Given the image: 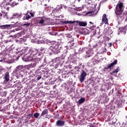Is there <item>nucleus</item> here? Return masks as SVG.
I'll return each instance as SVG.
<instances>
[{
    "mask_svg": "<svg viewBox=\"0 0 127 127\" xmlns=\"http://www.w3.org/2000/svg\"><path fill=\"white\" fill-rule=\"evenodd\" d=\"M125 8V5L124 3L119 1L118 3L116 6L115 9V12L116 14L117 19L119 21H123L125 19V21L127 22V11H125L124 13V9Z\"/></svg>",
    "mask_w": 127,
    "mask_h": 127,
    "instance_id": "obj_1",
    "label": "nucleus"
},
{
    "mask_svg": "<svg viewBox=\"0 0 127 127\" xmlns=\"http://www.w3.org/2000/svg\"><path fill=\"white\" fill-rule=\"evenodd\" d=\"M63 23L64 24H68L69 23V24H74V23H76V25H77L78 23L79 25V26H87V23L85 22H81L79 20L76 21H63Z\"/></svg>",
    "mask_w": 127,
    "mask_h": 127,
    "instance_id": "obj_2",
    "label": "nucleus"
},
{
    "mask_svg": "<svg viewBox=\"0 0 127 127\" xmlns=\"http://www.w3.org/2000/svg\"><path fill=\"white\" fill-rule=\"evenodd\" d=\"M38 23L42 25V26H44L45 25H49V24H50V19L47 18L43 17H41L38 21Z\"/></svg>",
    "mask_w": 127,
    "mask_h": 127,
    "instance_id": "obj_3",
    "label": "nucleus"
},
{
    "mask_svg": "<svg viewBox=\"0 0 127 127\" xmlns=\"http://www.w3.org/2000/svg\"><path fill=\"white\" fill-rule=\"evenodd\" d=\"M43 51H44V48H41V49H38L37 50H35L33 54H30L33 56H34L35 55H37V56H41V55H42V54L43 53Z\"/></svg>",
    "mask_w": 127,
    "mask_h": 127,
    "instance_id": "obj_4",
    "label": "nucleus"
},
{
    "mask_svg": "<svg viewBox=\"0 0 127 127\" xmlns=\"http://www.w3.org/2000/svg\"><path fill=\"white\" fill-rule=\"evenodd\" d=\"M31 17H34V14L32 12H27L25 16L23 17L24 20H29Z\"/></svg>",
    "mask_w": 127,
    "mask_h": 127,
    "instance_id": "obj_5",
    "label": "nucleus"
},
{
    "mask_svg": "<svg viewBox=\"0 0 127 127\" xmlns=\"http://www.w3.org/2000/svg\"><path fill=\"white\" fill-rule=\"evenodd\" d=\"M9 5V3H6L5 2H2L0 4V7L1 9H6V10H9V7L8 6Z\"/></svg>",
    "mask_w": 127,
    "mask_h": 127,
    "instance_id": "obj_6",
    "label": "nucleus"
},
{
    "mask_svg": "<svg viewBox=\"0 0 127 127\" xmlns=\"http://www.w3.org/2000/svg\"><path fill=\"white\" fill-rule=\"evenodd\" d=\"M117 64H118V60H116L113 63L108 64L107 66V67L104 68V69H106V70L108 69H111L112 68H114L115 65H117Z\"/></svg>",
    "mask_w": 127,
    "mask_h": 127,
    "instance_id": "obj_7",
    "label": "nucleus"
},
{
    "mask_svg": "<svg viewBox=\"0 0 127 127\" xmlns=\"http://www.w3.org/2000/svg\"><path fill=\"white\" fill-rule=\"evenodd\" d=\"M86 76H87V72H85V70H82L79 78V81L81 83H83V82H84V80H85Z\"/></svg>",
    "mask_w": 127,
    "mask_h": 127,
    "instance_id": "obj_8",
    "label": "nucleus"
},
{
    "mask_svg": "<svg viewBox=\"0 0 127 127\" xmlns=\"http://www.w3.org/2000/svg\"><path fill=\"white\" fill-rule=\"evenodd\" d=\"M23 70H24L23 65H18L16 67L15 72H16L17 74L19 73L20 75V72H22Z\"/></svg>",
    "mask_w": 127,
    "mask_h": 127,
    "instance_id": "obj_9",
    "label": "nucleus"
},
{
    "mask_svg": "<svg viewBox=\"0 0 127 127\" xmlns=\"http://www.w3.org/2000/svg\"><path fill=\"white\" fill-rule=\"evenodd\" d=\"M3 79V84H6V83L9 81V72L8 71L5 72Z\"/></svg>",
    "mask_w": 127,
    "mask_h": 127,
    "instance_id": "obj_10",
    "label": "nucleus"
},
{
    "mask_svg": "<svg viewBox=\"0 0 127 127\" xmlns=\"http://www.w3.org/2000/svg\"><path fill=\"white\" fill-rule=\"evenodd\" d=\"M56 127H64L65 126V121L62 120H58L56 123Z\"/></svg>",
    "mask_w": 127,
    "mask_h": 127,
    "instance_id": "obj_11",
    "label": "nucleus"
},
{
    "mask_svg": "<svg viewBox=\"0 0 127 127\" xmlns=\"http://www.w3.org/2000/svg\"><path fill=\"white\" fill-rule=\"evenodd\" d=\"M102 21L103 23H105V24L109 25V21L108 20V18H107V14H104L102 17Z\"/></svg>",
    "mask_w": 127,
    "mask_h": 127,
    "instance_id": "obj_12",
    "label": "nucleus"
},
{
    "mask_svg": "<svg viewBox=\"0 0 127 127\" xmlns=\"http://www.w3.org/2000/svg\"><path fill=\"white\" fill-rule=\"evenodd\" d=\"M34 59L32 58V57L30 56H25L24 57V61H25V62H28L29 61H33Z\"/></svg>",
    "mask_w": 127,
    "mask_h": 127,
    "instance_id": "obj_13",
    "label": "nucleus"
},
{
    "mask_svg": "<svg viewBox=\"0 0 127 127\" xmlns=\"http://www.w3.org/2000/svg\"><path fill=\"white\" fill-rule=\"evenodd\" d=\"M22 15V13H15L12 15V18H19V17H21Z\"/></svg>",
    "mask_w": 127,
    "mask_h": 127,
    "instance_id": "obj_14",
    "label": "nucleus"
},
{
    "mask_svg": "<svg viewBox=\"0 0 127 127\" xmlns=\"http://www.w3.org/2000/svg\"><path fill=\"white\" fill-rule=\"evenodd\" d=\"M11 25L10 24L2 25L0 26V28H1V29H6V28H9Z\"/></svg>",
    "mask_w": 127,
    "mask_h": 127,
    "instance_id": "obj_15",
    "label": "nucleus"
},
{
    "mask_svg": "<svg viewBox=\"0 0 127 127\" xmlns=\"http://www.w3.org/2000/svg\"><path fill=\"white\" fill-rule=\"evenodd\" d=\"M34 61V62H35L36 63H40V62H41V57H36L35 59H33V61Z\"/></svg>",
    "mask_w": 127,
    "mask_h": 127,
    "instance_id": "obj_16",
    "label": "nucleus"
},
{
    "mask_svg": "<svg viewBox=\"0 0 127 127\" xmlns=\"http://www.w3.org/2000/svg\"><path fill=\"white\" fill-rule=\"evenodd\" d=\"M48 114V109H45L42 112L41 117H43V116H45V115H47Z\"/></svg>",
    "mask_w": 127,
    "mask_h": 127,
    "instance_id": "obj_17",
    "label": "nucleus"
},
{
    "mask_svg": "<svg viewBox=\"0 0 127 127\" xmlns=\"http://www.w3.org/2000/svg\"><path fill=\"white\" fill-rule=\"evenodd\" d=\"M9 3V5H10V6H11L12 7H14L15 5H17V4H18V3H16V2L15 1H13L11 3Z\"/></svg>",
    "mask_w": 127,
    "mask_h": 127,
    "instance_id": "obj_18",
    "label": "nucleus"
},
{
    "mask_svg": "<svg viewBox=\"0 0 127 127\" xmlns=\"http://www.w3.org/2000/svg\"><path fill=\"white\" fill-rule=\"evenodd\" d=\"M84 102H85V98H84V97L81 98L78 100V104H79V105H81V104H83V103H84Z\"/></svg>",
    "mask_w": 127,
    "mask_h": 127,
    "instance_id": "obj_19",
    "label": "nucleus"
},
{
    "mask_svg": "<svg viewBox=\"0 0 127 127\" xmlns=\"http://www.w3.org/2000/svg\"><path fill=\"white\" fill-rule=\"evenodd\" d=\"M119 30H120L121 32H125L126 31V27H120Z\"/></svg>",
    "mask_w": 127,
    "mask_h": 127,
    "instance_id": "obj_20",
    "label": "nucleus"
},
{
    "mask_svg": "<svg viewBox=\"0 0 127 127\" xmlns=\"http://www.w3.org/2000/svg\"><path fill=\"white\" fill-rule=\"evenodd\" d=\"M38 117H39V113H35L34 114V117L35 118V119H37L38 118Z\"/></svg>",
    "mask_w": 127,
    "mask_h": 127,
    "instance_id": "obj_21",
    "label": "nucleus"
},
{
    "mask_svg": "<svg viewBox=\"0 0 127 127\" xmlns=\"http://www.w3.org/2000/svg\"><path fill=\"white\" fill-rule=\"evenodd\" d=\"M36 64H37V63H32L31 64V67L33 68H35V67H36Z\"/></svg>",
    "mask_w": 127,
    "mask_h": 127,
    "instance_id": "obj_22",
    "label": "nucleus"
},
{
    "mask_svg": "<svg viewBox=\"0 0 127 127\" xmlns=\"http://www.w3.org/2000/svg\"><path fill=\"white\" fill-rule=\"evenodd\" d=\"M1 12H2V15H3L4 17H5V16H6L7 13L6 12H5V11H4V10H2L1 11Z\"/></svg>",
    "mask_w": 127,
    "mask_h": 127,
    "instance_id": "obj_23",
    "label": "nucleus"
},
{
    "mask_svg": "<svg viewBox=\"0 0 127 127\" xmlns=\"http://www.w3.org/2000/svg\"><path fill=\"white\" fill-rule=\"evenodd\" d=\"M68 44H69V45H70V47L74 46V43H73V41H69Z\"/></svg>",
    "mask_w": 127,
    "mask_h": 127,
    "instance_id": "obj_24",
    "label": "nucleus"
},
{
    "mask_svg": "<svg viewBox=\"0 0 127 127\" xmlns=\"http://www.w3.org/2000/svg\"><path fill=\"white\" fill-rule=\"evenodd\" d=\"M119 68H120V67H118V68H117V69H116L115 70H114L113 72H112V73H113V74H115V73H118V72H119Z\"/></svg>",
    "mask_w": 127,
    "mask_h": 127,
    "instance_id": "obj_25",
    "label": "nucleus"
},
{
    "mask_svg": "<svg viewBox=\"0 0 127 127\" xmlns=\"http://www.w3.org/2000/svg\"><path fill=\"white\" fill-rule=\"evenodd\" d=\"M11 41H12V39H8L4 40L5 43H8V42H11Z\"/></svg>",
    "mask_w": 127,
    "mask_h": 127,
    "instance_id": "obj_26",
    "label": "nucleus"
},
{
    "mask_svg": "<svg viewBox=\"0 0 127 127\" xmlns=\"http://www.w3.org/2000/svg\"><path fill=\"white\" fill-rule=\"evenodd\" d=\"M30 25V23H27V24H24L23 26H26V27H28Z\"/></svg>",
    "mask_w": 127,
    "mask_h": 127,
    "instance_id": "obj_27",
    "label": "nucleus"
},
{
    "mask_svg": "<svg viewBox=\"0 0 127 127\" xmlns=\"http://www.w3.org/2000/svg\"><path fill=\"white\" fill-rule=\"evenodd\" d=\"M36 77H37V79L38 80H40V79H41V78H42L41 75H37L36 76Z\"/></svg>",
    "mask_w": 127,
    "mask_h": 127,
    "instance_id": "obj_28",
    "label": "nucleus"
},
{
    "mask_svg": "<svg viewBox=\"0 0 127 127\" xmlns=\"http://www.w3.org/2000/svg\"><path fill=\"white\" fill-rule=\"evenodd\" d=\"M34 51H35V49H32L30 50V53H31V54H33Z\"/></svg>",
    "mask_w": 127,
    "mask_h": 127,
    "instance_id": "obj_29",
    "label": "nucleus"
},
{
    "mask_svg": "<svg viewBox=\"0 0 127 127\" xmlns=\"http://www.w3.org/2000/svg\"><path fill=\"white\" fill-rule=\"evenodd\" d=\"M108 45H109V47H112V46H113V43H109Z\"/></svg>",
    "mask_w": 127,
    "mask_h": 127,
    "instance_id": "obj_30",
    "label": "nucleus"
},
{
    "mask_svg": "<svg viewBox=\"0 0 127 127\" xmlns=\"http://www.w3.org/2000/svg\"><path fill=\"white\" fill-rule=\"evenodd\" d=\"M72 62L73 63V64H76V63H77V61L74 60Z\"/></svg>",
    "mask_w": 127,
    "mask_h": 127,
    "instance_id": "obj_31",
    "label": "nucleus"
},
{
    "mask_svg": "<svg viewBox=\"0 0 127 127\" xmlns=\"http://www.w3.org/2000/svg\"><path fill=\"white\" fill-rule=\"evenodd\" d=\"M124 51H126L127 52V47H125L124 49Z\"/></svg>",
    "mask_w": 127,
    "mask_h": 127,
    "instance_id": "obj_32",
    "label": "nucleus"
},
{
    "mask_svg": "<svg viewBox=\"0 0 127 127\" xmlns=\"http://www.w3.org/2000/svg\"><path fill=\"white\" fill-rule=\"evenodd\" d=\"M20 39H21L20 41H23V42H24V39H23L22 38H21Z\"/></svg>",
    "mask_w": 127,
    "mask_h": 127,
    "instance_id": "obj_33",
    "label": "nucleus"
},
{
    "mask_svg": "<svg viewBox=\"0 0 127 127\" xmlns=\"http://www.w3.org/2000/svg\"><path fill=\"white\" fill-rule=\"evenodd\" d=\"M32 115L33 114H29V117H30V118H31L32 117Z\"/></svg>",
    "mask_w": 127,
    "mask_h": 127,
    "instance_id": "obj_34",
    "label": "nucleus"
},
{
    "mask_svg": "<svg viewBox=\"0 0 127 127\" xmlns=\"http://www.w3.org/2000/svg\"><path fill=\"white\" fill-rule=\"evenodd\" d=\"M10 37H13V36H12V35L9 36L8 37V39L10 38Z\"/></svg>",
    "mask_w": 127,
    "mask_h": 127,
    "instance_id": "obj_35",
    "label": "nucleus"
},
{
    "mask_svg": "<svg viewBox=\"0 0 127 127\" xmlns=\"http://www.w3.org/2000/svg\"><path fill=\"white\" fill-rule=\"evenodd\" d=\"M0 17H1V16H2V13H1V12H0Z\"/></svg>",
    "mask_w": 127,
    "mask_h": 127,
    "instance_id": "obj_36",
    "label": "nucleus"
},
{
    "mask_svg": "<svg viewBox=\"0 0 127 127\" xmlns=\"http://www.w3.org/2000/svg\"><path fill=\"white\" fill-rule=\"evenodd\" d=\"M89 23H90V24H94V23L92 22L91 21H90Z\"/></svg>",
    "mask_w": 127,
    "mask_h": 127,
    "instance_id": "obj_37",
    "label": "nucleus"
},
{
    "mask_svg": "<svg viewBox=\"0 0 127 127\" xmlns=\"http://www.w3.org/2000/svg\"><path fill=\"white\" fill-rule=\"evenodd\" d=\"M8 1L10 2L11 1H12V0H8Z\"/></svg>",
    "mask_w": 127,
    "mask_h": 127,
    "instance_id": "obj_38",
    "label": "nucleus"
},
{
    "mask_svg": "<svg viewBox=\"0 0 127 127\" xmlns=\"http://www.w3.org/2000/svg\"><path fill=\"white\" fill-rule=\"evenodd\" d=\"M88 13H91V12H89L88 13H87V14H88Z\"/></svg>",
    "mask_w": 127,
    "mask_h": 127,
    "instance_id": "obj_39",
    "label": "nucleus"
},
{
    "mask_svg": "<svg viewBox=\"0 0 127 127\" xmlns=\"http://www.w3.org/2000/svg\"><path fill=\"white\" fill-rule=\"evenodd\" d=\"M0 62H2V60H0Z\"/></svg>",
    "mask_w": 127,
    "mask_h": 127,
    "instance_id": "obj_40",
    "label": "nucleus"
},
{
    "mask_svg": "<svg viewBox=\"0 0 127 127\" xmlns=\"http://www.w3.org/2000/svg\"><path fill=\"white\" fill-rule=\"evenodd\" d=\"M21 1H22V0H20Z\"/></svg>",
    "mask_w": 127,
    "mask_h": 127,
    "instance_id": "obj_41",
    "label": "nucleus"
}]
</instances>
